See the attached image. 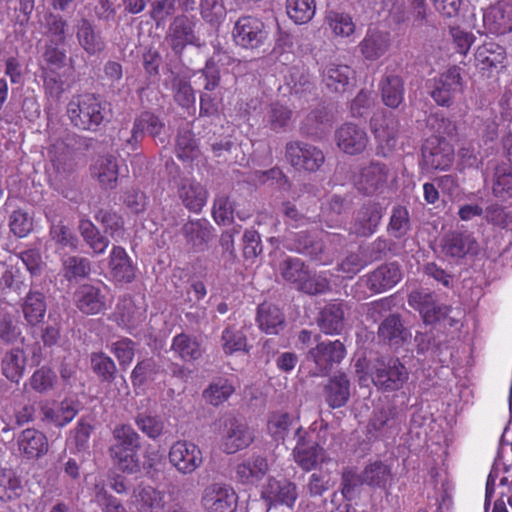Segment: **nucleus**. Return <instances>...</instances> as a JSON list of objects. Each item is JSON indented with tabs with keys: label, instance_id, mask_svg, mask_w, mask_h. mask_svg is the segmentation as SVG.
I'll list each match as a JSON object with an SVG mask.
<instances>
[{
	"label": "nucleus",
	"instance_id": "f257e3e1",
	"mask_svg": "<svg viewBox=\"0 0 512 512\" xmlns=\"http://www.w3.org/2000/svg\"><path fill=\"white\" fill-rule=\"evenodd\" d=\"M141 436L130 424H118L112 430L109 457L123 473L133 475L141 472Z\"/></svg>",
	"mask_w": 512,
	"mask_h": 512
},
{
	"label": "nucleus",
	"instance_id": "f03ea898",
	"mask_svg": "<svg viewBox=\"0 0 512 512\" xmlns=\"http://www.w3.org/2000/svg\"><path fill=\"white\" fill-rule=\"evenodd\" d=\"M67 115L72 125L80 130L96 132L110 122V104L93 93L75 95L67 104Z\"/></svg>",
	"mask_w": 512,
	"mask_h": 512
},
{
	"label": "nucleus",
	"instance_id": "7ed1b4c3",
	"mask_svg": "<svg viewBox=\"0 0 512 512\" xmlns=\"http://www.w3.org/2000/svg\"><path fill=\"white\" fill-rule=\"evenodd\" d=\"M346 354V346L339 339L318 342L306 354V360L314 363L311 375L315 377L330 375L345 359Z\"/></svg>",
	"mask_w": 512,
	"mask_h": 512
},
{
	"label": "nucleus",
	"instance_id": "20e7f679",
	"mask_svg": "<svg viewBox=\"0 0 512 512\" xmlns=\"http://www.w3.org/2000/svg\"><path fill=\"white\" fill-rule=\"evenodd\" d=\"M44 214L49 223L48 243H51L57 252L66 248L76 250L78 238L71 229L63 208L60 205H48L44 209Z\"/></svg>",
	"mask_w": 512,
	"mask_h": 512
},
{
	"label": "nucleus",
	"instance_id": "39448f33",
	"mask_svg": "<svg viewBox=\"0 0 512 512\" xmlns=\"http://www.w3.org/2000/svg\"><path fill=\"white\" fill-rule=\"evenodd\" d=\"M409 379V371L398 358L377 361L371 372L375 387L383 392L400 390Z\"/></svg>",
	"mask_w": 512,
	"mask_h": 512
},
{
	"label": "nucleus",
	"instance_id": "423d86ee",
	"mask_svg": "<svg viewBox=\"0 0 512 512\" xmlns=\"http://www.w3.org/2000/svg\"><path fill=\"white\" fill-rule=\"evenodd\" d=\"M166 125L158 115L152 111H143L133 121L130 136L125 139L126 146L131 151H136L146 135L152 137L156 142H166Z\"/></svg>",
	"mask_w": 512,
	"mask_h": 512
},
{
	"label": "nucleus",
	"instance_id": "0eeeda50",
	"mask_svg": "<svg viewBox=\"0 0 512 512\" xmlns=\"http://www.w3.org/2000/svg\"><path fill=\"white\" fill-rule=\"evenodd\" d=\"M429 94L437 105L450 107L457 94L464 89L461 68L452 66L444 73L431 80Z\"/></svg>",
	"mask_w": 512,
	"mask_h": 512
},
{
	"label": "nucleus",
	"instance_id": "6e6552de",
	"mask_svg": "<svg viewBox=\"0 0 512 512\" xmlns=\"http://www.w3.org/2000/svg\"><path fill=\"white\" fill-rule=\"evenodd\" d=\"M215 228L206 218H191L181 226L179 234L183 237L184 246L189 252L206 251L215 238Z\"/></svg>",
	"mask_w": 512,
	"mask_h": 512
},
{
	"label": "nucleus",
	"instance_id": "1a4fd4ad",
	"mask_svg": "<svg viewBox=\"0 0 512 512\" xmlns=\"http://www.w3.org/2000/svg\"><path fill=\"white\" fill-rule=\"evenodd\" d=\"M421 155L423 169L447 170L454 160V148L444 137L432 136L423 143Z\"/></svg>",
	"mask_w": 512,
	"mask_h": 512
},
{
	"label": "nucleus",
	"instance_id": "9d476101",
	"mask_svg": "<svg viewBox=\"0 0 512 512\" xmlns=\"http://www.w3.org/2000/svg\"><path fill=\"white\" fill-rule=\"evenodd\" d=\"M402 417L394 404L377 406L371 413L366 432L369 439L388 437L400 429Z\"/></svg>",
	"mask_w": 512,
	"mask_h": 512
},
{
	"label": "nucleus",
	"instance_id": "9b49d317",
	"mask_svg": "<svg viewBox=\"0 0 512 512\" xmlns=\"http://www.w3.org/2000/svg\"><path fill=\"white\" fill-rule=\"evenodd\" d=\"M268 30L263 21L252 16L240 17L232 30L233 40L237 46L245 49H257L264 45Z\"/></svg>",
	"mask_w": 512,
	"mask_h": 512
},
{
	"label": "nucleus",
	"instance_id": "f8f14e48",
	"mask_svg": "<svg viewBox=\"0 0 512 512\" xmlns=\"http://www.w3.org/2000/svg\"><path fill=\"white\" fill-rule=\"evenodd\" d=\"M201 505L205 512H235L238 495L229 484L214 482L203 490Z\"/></svg>",
	"mask_w": 512,
	"mask_h": 512
},
{
	"label": "nucleus",
	"instance_id": "ddd939ff",
	"mask_svg": "<svg viewBox=\"0 0 512 512\" xmlns=\"http://www.w3.org/2000/svg\"><path fill=\"white\" fill-rule=\"evenodd\" d=\"M285 155L293 167L308 172L319 170L325 161L321 149L303 141L288 142L285 147Z\"/></svg>",
	"mask_w": 512,
	"mask_h": 512
},
{
	"label": "nucleus",
	"instance_id": "4468645a",
	"mask_svg": "<svg viewBox=\"0 0 512 512\" xmlns=\"http://www.w3.org/2000/svg\"><path fill=\"white\" fill-rule=\"evenodd\" d=\"M169 463L183 475L192 474L203 464L201 449L186 440L174 442L168 453Z\"/></svg>",
	"mask_w": 512,
	"mask_h": 512
},
{
	"label": "nucleus",
	"instance_id": "2eb2a0df",
	"mask_svg": "<svg viewBox=\"0 0 512 512\" xmlns=\"http://www.w3.org/2000/svg\"><path fill=\"white\" fill-rule=\"evenodd\" d=\"M385 207L375 200L364 202L354 213L351 232L357 237H369L379 228Z\"/></svg>",
	"mask_w": 512,
	"mask_h": 512
},
{
	"label": "nucleus",
	"instance_id": "dca6fc26",
	"mask_svg": "<svg viewBox=\"0 0 512 512\" xmlns=\"http://www.w3.org/2000/svg\"><path fill=\"white\" fill-rule=\"evenodd\" d=\"M194 27L195 23L184 15L176 16L169 25L165 40L176 56L180 57L187 45H202Z\"/></svg>",
	"mask_w": 512,
	"mask_h": 512
},
{
	"label": "nucleus",
	"instance_id": "f3484780",
	"mask_svg": "<svg viewBox=\"0 0 512 512\" xmlns=\"http://www.w3.org/2000/svg\"><path fill=\"white\" fill-rule=\"evenodd\" d=\"M254 441L252 430L234 416H227L223 423L222 450L234 454L247 448Z\"/></svg>",
	"mask_w": 512,
	"mask_h": 512
},
{
	"label": "nucleus",
	"instance_id": "a211bd4d",
	"mask_svg": "<svg viewBox=\"0 0 512 512\" xmlns=\"http://www.w3.org/2000/svg\"><path fill=\"white\" fill-rule=\"evenodd\" d=\"M389 168L379 161H371L362 166L354 175V186L363 195L371 196L379 192L387 183Z\"/></svg>",
	"mask_w": 512,
	"mask_h": 512
},
{
	"label": "nucleus",
	"instance_id": "6ab92c4d",
	"mask_svg": "<svg viewBox=\"0 0 512 512\" xmlns=\"http://www.w3.org/2000/svg\"><path fill=\"white\" fill-rule=\"evenodd\" d=\"M377 337L380 343L397 350L409 343L412 334L406 327L402 315L395 312L379 323Z\"/></svg>",
	"mask_w": 512,
	"mask_h": 512
},
{
	"label": "nucleus",
	"instance_id": "aec40b11",
	"mask_svg": "<svg viewBox=\"0 0 512 512\" xmlns=\"http://www.w3.org/2000/svg\"><path fill=\"white\" fill-rule=\"evenodd\" d=\"M75 307L84 315H97L106 310V296L96 284L82 283L73 293Z\"/></svg>",
	"mask_w": 512,
	"mask_h": 512
},
{
	"label": "nucleus",
	"instance_id": "412c9836",
	"mask_svg": "<svg viewBox=\"0 0 512 512\" xmlns=\"http://www.w3.org/2000/svg\"><path fill=\"white\" fill-rule=\"evenodd\" d=\"M335 141L344 153L358 155L365 151L369 138L364 128L348 122L335 131Z\"/></svg>",
	"mask_w": 512,
	"mask_h": 512
},
{
	"label": "nucleus",
	"instance_id": "4be33fe9",
	"mask_svg": "<svg viewBox=\"0 0 512 512\" xmlns=\"http://www.w3.org/2000/svg\"><path fill=\"white\" fill-rule=\"evenodd\" d=\"M75 29L77 42L87 55L96 56L105 50V38L94 21L81 17L77 21Z\"/></svg>",
	"mask_w": 512,
	"mask_h": 512
},
{
	"label": "nucleus",
	"instance_id": "5701e85b",
	"mask_svg": "<svg viewBox=\"0 0 512 512\" xmlns=\"http://www.w3.org/2000/svg\"><path fill=\"white\" fill-rule=\"evenodd\" d=\"M297 444L293 449L295 462L306 471H310L323 461L325 451L315 441L302 435V428H296Z\"/></svg>",
	"mask_w": 512,
	"mask_h": 512
},
{
	"label": "nucleus",
	"instance_id": "b1692460",
	"mask_svg": "<svg viewBox=\"0 0 512 512\" xmlns=\"http://www.w3.org/2000/svg\"><path fill=\"white\" fill-rule=\"evenodd\" d=\"M352 382L345 372L330 376L323 386V397L329 408L344 407L350 399Z\"/></svg>",
	"mask_w": 512,
	"mask_h": 512
},
{
	"label": "nucleus",
	"instance_id": "393cba45",
	"mask_svg": "<svg viewBox=\"0 0 512 512\" xmlns=\"http://www.w3.org/2000/svg\"><path fill=\"white\" fill-rule=\"evenodd\" d=\"M208 190L194 179L183 178L177 186V196L190 212L199 214L207 203Z\"/></svg>",
	"mask_w": 512,
	"mask_h": 512
},
{
	"label": "nucleus",
	"instance_id": "a878e982",
	"mask_svg": "<svg viewBox=\"0 0 512 512\" xmlns=\"http://www.w3.org/2000/svg\"><path fill=\"white\" fill-rule=\"evenodd\" d=\"M441 250L447 257L460 259L468 254H476L478 244L471 233L453 231L441 239Z\"/></svg>",
	"mask_w": 512,
	"mask_h": 512
},
{
	"label": "nucleus",
	"instance_id": "bb28decb",
	"mask_svg": "<svg viewBox=\"0 0 512 512\" xmlns=\"http://www.w3.org/2000/svg\"><path fill=\"white\" fill-rule=\"evenodd\" d=\"M391 47V35L387 31L369 28L358 45L361 55L368 61L383 57Z\"/></svg>",
	"mask_w": 512,
	"mask_h": 512
},
{
	"label": "nucleus",
	"instance_id": "cd10ccee",
	"mask_svg": "<svg viewBox=\"0 0 512 512\" xmlns=\"http://www.w3.org/2000/svg\"><path fill=\"white\" fill-rule=\"evenodd\" d=\"M484 27L495 35L512 31V1L489 7L483 15Z\"/></svg>",
	"mask_w": 512,
	"mask_h": 512
},
{
	"label": "nucleus",
	"instance_id": "c85d7f7f",
	"mask_svg": "<svg viewBox=\"0 0 512 512\" xmlns=\"http://www.w3.org/2000/svg\"><path fill=\"white\" fill-rule=\"evenodd\" d=\"M17 445L20 453L27 460H37L47 454L49 443L46 435L34 428L23 430L18 438Z\"/></svg>",
	"mask_w": 512,
	"mask_h": 512
},
{
	"label": "nucleus",
	"instance_id": "c756f323",
	"mask_svg": "<svg viewBox=\"0 0 512 512\" xmlns=\"http://www.w3.org/2000/svg\"><path fill=\"white\" fill-rule=\"evenodd\" d=\"M402 277L397 262L385 263L367 275L366 286L374 293L384 292L395 286Z\"/></svg>",
	"mask_w": 512,
	"mask_h": 512
},
{
	"label": "nucleus",
	"instance_id": "7c9ffc66",
	"mask_svg": "<svg viewBox=\"0 0 512 512\" xmlns=\"http://www.w3.org/2000/svg\"><path fill=\"white\" fill-rule=\"evenodd\" d=\"M347 304L343 301H331L319 312L317 324L320 330L329 335L340 334L345 325V310Z\"/></svg>",
	"mask_w": 512,
	"mask_h": 512
},
{
	"label": "nucleus",
	"instance_id": "2f4dec72",
	"mask_svg": "<svg viewBox=\"0 0 512 512\" xmlns=\"http://www.w3.org/2000/svg\"><path fill=\"white\" fill-rule=\"evenodd\" d=\"M256 323L262 332L278 335L286 326V318L277 305L263 302L257 307Z\"/></svg>",
	"mask_w": 512,
	"mask_h": 512
},
{
	"label": "nucleus",
	"instance_id": "473e14b6",
	"mask_svg": "<svg viewBox=\"0 0 512 512\" xmlns=\"http://www.w3.org/2000/svg\"><path fill=\"white\" fill-rule=\"evenodd\" d=\"M505 59V48L492 41L479 46L475 53L476 65L482 71L499 72L504 68Z\"/></svg>",
	"mask_w": 512,
	"mask_h": 512
},
{
	"label": "nucleus",
	"instance_id": "72a5a7b5",
	"mask_svg": "<svg viewBox=\"0 0 512 512\" xmlns=\"http://www.w3.org/2000/svg\"><path fill=\"white\" fill-rule=\"evenodd\" d=\"M111 277L118 283H131L135 278V266L121 246H113L109 255Z\"/></svg>",
	"mask_w": 512,
	"mask_h": 512
},
{
	"label": "nucleus",
	"instance_id": "f704fd0d",
	"mask_svg": "<svg viewBox=\"0 0 512 512\" xmlns=\"http://www.w3.org/2000/svg\"><path fill=\"white\" fill-rule=\"evenodd\" d=\"M21 310L27 325L37 326L43 322L46 315V296L38 290H29L22 300Z\"/></svg>",
	"mask_w": 512,
	"mask_h": 512
},
{
	"label": "nucleus",
	"instance_id": "c9c22d12",
	"mask_svg": "<svg viewBox=\"0 0 512 512\" xmlns=\"http://www.w3.org/2000/svg\"><path fill=\"white\" fill-rule=\"evenodd\" d=\"M133 420L138 430L152 441L161 439L169 432L165 419L155 412H137Z\"/></svg>",
	"mask_w": 512,
	"mask_h": 512
},
{
	"label": "nucleus",
	"instance_id": "e433bc0d",
	"mask_svg": "<svg viewBox=\"0 0 512 512\" xmlns=\"http://www.w3.org/2000/svg\"><path fill=\"white\" fill-rule=\"evenodd\" d=\"M362 480L372 489L386 490L393 481L391 466L381 460H375L365 465Z\"/></svg>",
	"mask_w": 512,
	"mask_h": 512
},
{
	"label": "nucleus",
	"instance_id": "4c0bfd02",
	"mask_svg": "<svg viewBox=\"0 0 512 512\" xmlns=\"http://www.w3.org/2000/svg\"><path fill=\"white\" fill-rule=\"evenodd\" d=\"M268 472L267 459L260 455L251 457L238 464L236 467V478L242 484H257Z\"/></svg>",
	"mask_w": 512,
	"mask_h": 512
},
{
	"label": "nucleus",
	"instance_id": "58836bf2",
	"mask_svg": "<svg viewBox=\"0 0 512 512\" xmlns=\"http://www.w3.org/2000/svg\"><path fill=\"white\" fill-rule=\"evenodd\" d=\"M379 86L384 105L392 109L398 108L404 100L403 78L395 73H386L382 76Z\"/></svg>",
	"mask_w": 512,
	"mask_h": 512
},
{
	"label": "nucleus",
	"instance_id": "ea45409f",
	"mask_svg": "<svg viewBox=\"0 0 512 512\" xmlns=\"http://www.w3.org/2000/svg\"><path fill=\"white\" fill-rule=\"evenodd\" d=\"M79 410V401L65 398L56 407L42 408L43 420L57 427H64L75 418Z\"/></svg>",
	"mask_w": 512,
	"mask_h": 512
},
{
	"label": "nucleus",
	"instance_id": "a19ab883",
	"mask_svg": "<svg viewBox=\"0 0 512 512\" xmlns=\"http://www.w3.org/2000/svg\"><path fill=\"white\" fill-rule=\"evenodd\" d=\"M92 262L80 255H65L61 259V273L69 283H78L90 276Z\"/></svg>",
	"mask_w": 512,
	"mask_h": 512
},
{
	"label": "nucleus",
	"instance_id": "79ce46f5",
	"mask_svg": "<svg viewBox=\"0 0 512 512\" xmlns=\"http://www.w3.org/2000/svg\"><path fill=\"white\" fill-rule=\"evenodd\" d=\"M132 499L138 512H157L165 504L163 494L150 485H138L133 490Z\"/></svg>",
	"mask_w": 512,
	"mask_h": 512
},
{
	"label": "nucleus",
	"instance_id": "37998d69",
	"mask_svg": "<svg viewBox=\"0 0 512 512\" xmlns=\"http://www.w3.org/2000/svg\"><path fill=\"white\" fill-rule=\"evenodd\" d=\"M352 74L353 70L347 65L329 63L322 71V78L331 92L344 93L350 85Z\"/></svg>",
	"mask_w": 512,
	"mask_h": 512
},
{
	"label": "nucleus",
	"instance_id": "c03bdc74",
	"mask_svg": "<svg viewBox=\"0 0 512 512\" xmlns=\"http://www.w3.org/2000/svg\"><path fill=\"white\" fill-rule=\"evenodd\" d=\"M26 355L22 348L7 350L1 359L2 374L11 382L19 383L26 369Z\"/></svg>",
	"mask_w": 512,
	"mask_h": 512
},
{
	"label": "nucleus",
	"instance_id": "a18cd8bd",
	"mask_svg": "<svg viewBox=\"0 0 512 512\" xmlns=\"http://www.w3.org/2000/svg\"><path fill=\"white\" fill-rule=\"evenodd\" d=\"M118 163L113 156L99 157L91 167V174L105 189H114L118 180Z\"/></svg>",
	"mask_w": 512,
	"mask_h": 512
},
{
	"label": "nucleus",
	"instance_id": "49530a36",
	"mask_svg": "<svg viewBox=\"0 0 512 512\" xmlns=\"http://www.w3.org/2000/svg\"><path fill=\"white\" fill-rule=\"evenodd\" d=\"M288 249L311 259H319L324 251V244L307 231L293 233Z\"/></svg>",
	"mask_w": 512,
	"mask_h": 512
},
{
	"label": "nucleus",
	"instance_id": "de8ad7c7",
	"mask_svg": "<svg viewBox=\"0 0 512 512\" xmlns=\"http://www.w3.org/2000/svg\"><path fill=\"white\" fill-rule=\"evenodd\" d=\"M403 131L400 119L393 113L385 114L378 126L373 127V132L376 139L385 144L388 148H393L396 145L399 135Z\"/></svg>",
	"mask_w": 512,
	"mask_h": 512
},
{
	"label": "nucleus",
	"instance_id": "09e8293b",
	"mask_svg": "<svg viewBox=\"0 0 512 512\" xmlns=\"http://www.w3.org/2000/svg\"><path fill=\"white\" fill-rule=\"evenodd\" d=\"M78 231L84 243L92 250L94 256L105 253L110 241L108 237L101 234L98 227H96L91 220L81 219L79 221Z\"/></svg>",
	"mask_w": 512,
	"mask_h": 512
},
{
	"label": "nucleus",
	"instance_id": "8fccbe9b",
	"mask_svg": "<svg viewBox=\"0 0 512 512\" xmlns=\"http://www.w3.org/2000/svg\"><path fill=\"white\" fill-rule=\"evenodd\" d=\"M264 494L269 499L284 504L289 508L293 507L298 497L296 484L286 479H269Z\"/></svg>",
	"mask_w": 512,
	"mask_h": 512
},
{
	"label": "nucleus",
	"instance_id": "3c124183",
	"mask_svg": "<svg viewBox=\"0 0 512 512\" xmlns=\"http://www.w3.org/2000/svg\"><path fill=\"white\" fill-rule=\"evenodd\" d=\"M171 350L185 362L200 359L204 352L198 339L186 333H180L173 337Z\"/></svg>",
	"mask_w": 512,
	"mask_h": 512
},
{
	"label": "nucleus",
	"instance_id": "603ef678",
	"mask_svg": "<svg viewBox=\"0 0 512 512\" xmlns=\"http://www.w3.org/2000/svg\"><path fill=\"white\" fill-rule=\"evenodd\" d=\"M90 369L101 383L112 384L118 377L114 360L104 352L90 354Z\"/></svg>",
	"mask_w": 512,
	"mask_h": 512
},
{
	"label": "nucleus",
	"instance_id": "864d4df0",
	"mask_svg": "<svg viewBox=\"0 0 512 512\" xmlns=\"http://www.w3.org/2000/svg\"><path fill=\"white\" fill-rule=\"evenodd\" d=\"M24 493L22 479L12 469H0V501L11 502Z\"/></svg>",
	"mask_w": 512,
	"mask_h": 512
},
{
	"label": "nucleus",
	"instance_id": "5fc2aeb1",
	"mask_svg": "<svg viewBox=\"0 0 512 512\" xmlns=\"http://www.w3.org/2000/svg\"><path fill=\"white\" fill-rule=\"evenodd\" d=\"M293 111L278 102L272 103L265 115V122L275 133L286 132L292 123Z\"/></svg>",
	"mask_w": 512,
	"mask_h": 512
},
{
	"label": "nucleus",
	"instance_id": "6e6d98bb",
	"mask_svg": "<svg viewBox=\"0 0 512 512\" xmlns=\"http://www.w3.org/2000/svg\"><path fill=\"white\" fill-rule=\"evenodd\" d=\"M328 114L324 107L309 112L300 123V133L307 137L320 138L325 133Z\"/></svg>",
	"mask_w": 512,
	"mask_h": 512
},
{
	"label": "nucleus",
	"instance_id": "4d7b16f0",
	"mask_svg": "<svg viewBox=\"0 0 512 512\" xmlns=\"http://www.w3.org/2000/svg\"><path fill=\"white\" fill-rule=\"evenodd\" d=\"M296 290L309 296H316L331 291V284L325 274L308 267Z\"/></svg>",
	"mask_w": 512,
	"mask_h": 512
},
{
	"label": "nucleus",
	"instance_id": "13d9d810",
	"mask_svg": "<svg viewBox=\"0 0 512 512\" xmlns=\"http://www.w3.org/2000/svg\"><path fill=\"white\" fill-rule=\"evenodd\" d=\"M235 388L227 378H216L203 391L202 396L205 401L213 406H219L228 400L234 393Z\"/></svg>",
	"mask_w": 512,
	"mask_h": 512
},
{
	"label": "nucleus",
	"instance_id": "bf43d9fd",
	"mask_svg": "<svg viewBox=\"0 0 512 512\" xmlns=\"http://www.w3.org/2000/svg\"><path fill=\"white\" fill-rule=\"evenodd\" d=\"M411 230V219L408 209L402 205L393 206L387 233L395 239L405 237Z\"/></svg>",
	"mask_w": 512,
	"mask_h": 512
},
{
	"label": "nucleus",
	"instance_id": "052dcab7",
	"mask_svg": "<svg viewBox=\"0 0 512 512\" xmlns=\"http://www.w3.org/2000/svg\"><path fill=\"white\" fill-rule=\"evenodd\" d=\"M42 26L48 37L47 40L67 42L69 23L62 15L53 12L45 13Z\"/></svg>",
	"mask_w": 512,
	"mask_h": 512
},
{
	"label": "nucleus",
	"instance_id": "680f3d73",
	"mask_svg": "<svg viewBox=\"0 0 512 512\" xmlns=\"http://www.w3.org/2000/svg\"><path fill=\"white\" fill-rule=\"evenodd\" d=\"M308 267L300 258L289 256L279 263L278 271L285 282L297 289Z\"/></svg>",
	"mask_w": 512,
	"mask_h": 512
},
{
	"label": "nucleus",
	"instance_id": "e2e57ef3",
	"mask_svg": "<svg viewBox=\"0 0 512 512\" xmlns=\"http://www.w3.org/2000/svg\"><path fill=\"white\" fill-rule=\"evenodd\" d=\"M325 22L335 35L341 37L352 35L356 29L350 14L335 9L326 11Z\"/></svg>",
	"mask_w": 512,
	"mask_h": 512
},
{
	"label": "nucleus",
	"instance_id": "0e129e2a",
	"mask_svg": "<svg viewBox=\"0 0 512 512\" xmlns=\"http://www.w3.org/2000/svg\"><path fill=\"white\" fill-rule=\"evenodd\" d=\"M19 321L9 312L0 313V342L5 345H15L24 342Z\"/></svg>",
	"mask_w": 512,
	"mask_h": 512
},
{
	"label": "nucleus",
	"instance_id": "69168bd1",
	"mask_svg": "<svg viewBox=\"0 0 512 512\" xmlns=\"http://www.w3.org/2000/svg\"><path fill=\"white\" fill-rule=\"evenodd\" d=\"M287 15L296 24L308 23L315 15V0H286Z\"/></svg>",
	"mask_w": 512,
	"mask_h": 512
},
{
	"label": "nucleus",
	"instance_id": "338daca9",
	"mask_svg": "<svg viewBox=\"0 0 512 512\" xmlns=\"http://www.w3.org/2000/svg\"><path fill=\"white\" fill-rule=\"evenodd\" d=\"M42 57L52 70H59L66 66L67 49L66 42L47 40L44 45Z\"/></svg>",
	"mask_w": 512,
	"mask_h": 512
},
{
	"label": "nucleus",
	"instance_id": "774afa93",
	"mask_svg": "<svg viewBox=\"0 0 512 512\" xmlns=\"http://www.w3.org/2000/svg\"><path fill=\"white\" fill-rule=\"evenodd\" d=\"M58 377L56 372L44 365L36 369L29 379V385L35 392L39 394H47L55 388Z\"/></svg>",
	"mask_w": 512,
	"mask_h": 512
}]
</instances>
